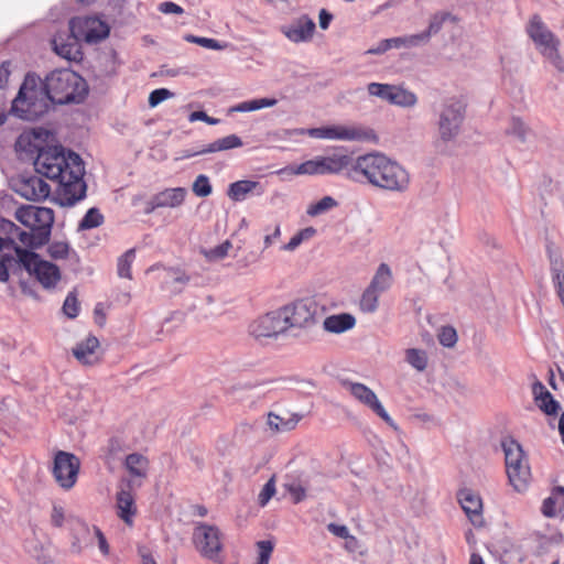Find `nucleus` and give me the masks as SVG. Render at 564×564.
<instances>
[{"instance_id":"1","label":"nucleus","mask_w":564,"mask_h":564,"mask_svg":"<svg viewBox=\"0 0 564 564\" xmlns=\"http://www.w3.org/2000/svg\"><path fill=\"white\" fill-rule=\"evenodd\" d=\"M88 88L85 79L68 69H55L43 82L28 74L12 101L11 111L23 120L34 121L45 115L52 104H78Z\"/></svg>"},{"instance_id":"2","label":"nucleus","mask_w":564,"mask_h":564,"mask_svg":"<svg viewBox=\"0 0 564 564\" xmlns=\"http://www.w3.org/2000/svg\"><path fill=\"white\" fill-rule=\"evenodd\" d=\"M349 178L356 182L366 181L375 187L394 193H404L410 186L409 172L380 152L356 158Z\"/></svg>"},{"instance_id":"3","label":"nucleus","mask_w":564,"mask_h":564,"mask_svg":"<svg viewBox=\"0 0 564 564\" xmlns=\"http://www.w3.org/2000/svg\"><path fill=\"white\" fill-rule=\"evenodd\" d=\"M23 270L31 276H35L45 289L54 288L61 280V271L57 265L41 259V257L33 251L15 247V259L10 274L20 275Z\"/></svg>"},{"instance_id":"4","label":"nucleus","mask_w":564,"mask_h":564,"mask_svg":"<svg viewBox=\"0 0 564 564\" xmlns=\"http://www.w3.org/2000/svg\"><path fill=\"white\" fill-rule=\"evenodd\" d=\"M15 219L24 225L32 242V249L44 246L50 240L54 224V212L47 207L34 205L21 206L15 210Z\"/></svg>"},{"instance_id":"5","label":"nucleus","mask_w":564,"mask_h":564,"mask_svg":"<svg viewBox=\"0 0 564 564\" xmlns=\"http://www.w3.org/2000/svg\"><path fill=\"white\" fill-rule=\"evenodd\" d=\"M466 105L457 96L446 97L436 110V128L438 141H454L460 133L465 120Z\"/></svg>"},{"instance_id":"6","label":"nucleus","mask_w":564,"mask_h":564,"mask_svg":"<svg viewBox=\"0 0 564 564\" xmlns=\"http://www.w3.org/2000/svg\"><path fill=\"white\" fill-rule=\"evenodd\" d=\"M525 31L540 54L558 70H564V62L558 51L561 42L539 14L530 18Z\"/></svg>"},{"instance_id":"7","label":"nucleus","mask_w":564,"mask_h":564,"mask_svg":"<svg viewBox=\"0 0 564 564\" xmlns=\"http://www.w3.org/2000/svg\"><path fill=\"white\" fill-rule=\"evenodd\" d=\"M501 446L509 482L518 492H522L528 488L531 478L528 458L521 445L511 437L505 438Z\"/></svg>"},{"instance_id":"8","label":"nucleus","mask_w":564,"mask_h":564,"mask_svg":"<svg viewBox=\"0 0 564 564\" xmlns=\"http://www.w3.org/2000/svg\"><path fill=\"white\" fill-rule=\"evenodd\" d=\"M192 539L197 552L206 558L215 560L223 550V534L216 525L197 523Z\"/></svg>"},{"instance_id":"9","label":"nucleus","mask_w":564,"mask_h":564,"mask_svg":"<svg viewBox=\"0 0 564 564\" xmlns=\"http://www.w3.org/2000/svg\"><path fill=\"white\" fill-rule=\"evenodd\" d=\"M307 134L315 139L339 140V141H364L373 135L372 130L362 126L334 124L319 128H311Z\"/></svg>"},{"instance_id":"10","label":"nucleus","mask_w":564,"mask_h":564,"mask_svg":"<svg viewBox=\"0 0 564 564\" xmlns=\"http://www.w3.org/2000/svg\"><path fill=\"white\" fill-rule=\"evenodd\" d=\"M80 460L72 453L58 451L54 456L53 476L56 482L68 490L76 484Z\"/></svg>"},{"instance_id":"11","label":"nucleus","mask_w":564,"mask_h":564,"mask_svg":"<svg viewBox=\"0 0 564 564\" xmlns=\"http://www.w3.org/2000/svg\"><path fill=\"white\" fill-rule=\"evenodd\" d=\"M69 31L87 43H97L109 35L106 22L95 17H76L69 21Z\"/></svg>"},{"instance_id":"12","label":"nucleus","mask_w":564,"mask_h":564,"mask_svg":"<svg viewBox=\"0 0 564 564\" xmlns=\"http://www.w3.org/2000/svg\"><path fill=\"white\" fill-rule=\"evenodd\" d=\"M65 153L61 148L41 150L34 161L35 171L47 178L58 181L65 169Z\"/></svg>"},{"instance_id":"13","label":"nucleus","mask_w":564,"mask_h":564,"mask_svg":"<svg viewBox=\"0 0 564 564\" xmlns=\"http://www.w3.org/2000/svg\"><path fill=\"white\" fill-rule=\"evenodd\" d=\"M286 330V324L284 323L280 308L260 316L249 326L250 334L259 340L263 338H275Z\"/></svg>"},{"instance_id":"14","label":"nucleus","mask_w":564,"mask_h":564,"mask_svg":"<svg viewBox=\"0 0 564 564\" xmlns=\"http://www.w3.org/2000/svg\"><path fill=\"white\" fill-rule=\"evenodd\" d=\"M12 189L28 200H40L48 197L50 185L36 174L21 175L12 181Z\"/></svg>"},{"instance_id":"15","label":"nucleus","mask_w":564,"mask_h":564,"mask_svg":"<svg viewBox=\"0 0 564 564\" xmlns=\"http://www.w3.org/2000/svg\"><path fill=\"white\" fill-rule=\"evenodd\" d=\"M344 387L362 404L371 409L379 417H381L388 425L397 429L394 421L384 410L376 393L359 382L344 381Z\"/></svg>"},{"instance_id":"16","label":"nucleus","mask_w":564,"mask_h":564,"mask_svg":"<svg viewBox=\"0 0 564 564\" xmlns=\"http://www.w3.org/2000/svg\"><path fill=\"white\" fill-rule=\"evenodd\" d=\"M286 329L310 327L315 322V308L311 303L297 301L280 308Z\"/></svg>"},{"instance_id":"17","label":"nucleus","mask_w":564,"mask_h":564,"mask_svg":"<svg viewBox=\"0 0 564 564\" xmlns=\"http://www.w3.org/2000/svg\"><path fill=\"white\" fill-rule=\"evenodd\" d=\"M459 505L475 527L484 525L482 500L471 489L464 488L457 494Z\"/></svg>"},{"instance_id":"18","label":"nucleus","mask_w":564,"mask_h":564,"mask_svg":"<svg viewBox=\"0 0 564 564\" xmlns=\"http://www.w3.org/2000/svg\"><path fill=\"white\" fill-rule=\"evenodd\" d=\"M321 175L346 172L347 177L355 166V158L347 153L336 152L332 155L318 156Z\"/></svg>"},{"instance_id":"19","label":"nucleus","mask_w":564,"mask_h":564,"mask_svg":"<svg viewBox=\"0 0 564 564\" xmlns=\"http://www.w3.org/2000/svg\"><path fill=\"white\" fill-rule=\"evenodd\" d=\"M315 22L308 15L303 14L295 19L290 25L283 26V34L294 43L307 42L315 31Z\"/></svg>"},{"instance_id":"20","label":"nucleus","mask_w":564,"mask_h":564,"mask_svg":"<svg viewBox=\"0 0 564 564\" xmlns=\"http://www.w3.org/2000/svg\"><path fill=\"white\" fill-rule=\"evenodd\" d=\"M141 481L126 480V488L121 487L117 494L118 516L127 523H132V517L135 513L134 497L131 490L141 486Z\"/></svg>"},{"instance_id":"21","label":"nucleus","mask_w":564,"mask_h":564,"mask_svg":"<svg viewBox=\"0 0 564 564\" xmlns=\"http://www.w3.org/2000/svg\"><path fill=\"white\" fill-rule=\"evenodd\" d=\"M63 185V194L61 196V204L73 206L86 195V184L83 177L70 178V176H63L58 180Z\"/></svg>"},{"instance_id":"22","label":"nucleus","mask_w":564,"mask_h":564,"mask_svg":"<svg viewBox=\"0 0 564 564\" xmlns=\"http://www.w3.org/2000/svg\"><path fill=\"white\" fill-rule=\"evenodd\" d=\"M80 532L85 536L83 539H80L78 536L74 538V541L72 543L73 552H76V553L82 552L83 547L87 546L91 542L93 538H96L97 541H98V547H99L100 552L104 555H108L109 554L108 542H107L104 533L100 531L99 528H97V527L89 528L86 524H82L80 525Z\"/></svg>"},{"instance_id":"23","label":"nucleus","mask_w":564,"mask_h":564,"mask_svg":"<svg viewBox=\"0 0 564 564\" xmlns=\"http://www.w3.org/2000/svg\"><path fill=\"white\" fill-rule=\"evenodd\" d=\"M0 231L6 235V238H3L6 248H12L15 251V247H19L17 242H20L22 246L32 249L31 237L28 236V231L22 230L13 221L4 218L0 219Z\"/></svg>"},{"instance_id":"24","label":"nucleus","mask_w":564,"mask_h":564,"mask_svg":"<svg viewBox=\"0 0 564 564\" xmlns=\"http://www.w3.org/2000/svg\"><path fill=\"white\" fill-rule=\"evenodd\" d=\"M82 39H77L72 32L69 31V34L64 37L63 35L58 34L54 36L52 44L53 50L55 53L68 61H76L78 59L80 55L79 50V41Z\"/></svg>"},{"instance_id":"25","label":"nucleus","mask_w":564,"mask_h":564,"mask_svg":"<svg viewBox=\"0 0 564 564\" xmlns=\"http://www.w3.org/2000/svg\"><path fill=\"white\" fill-rule=\"evenodd\" d=\"M264 192L265 187L260 182L241 180L229 185L227 195L235 202H241L245 200L249 194L261 196L264 194Z\"/></svg>"},{"instance_id":"26","label":"nucleus","mask_w":564,"mask_h":564,"mask_svg":"<svg viewBox=\"0 0 564 564\" xmlns=\"http://www.w3.org/2000/svg\"><path fill=\"white\" fill-rule=\"evenodd\" d=\"M99 340L95 336H88L73 348V355L83 365H95L98 361L97 349Z\"/></svg>"},{"instance_id":"27","label":"nucleus","mask_w":564,"mask_h":564,"mask_svg":"<svg viewBox=\"0 0 564 564\" xmlns=\"http://www.w3.org/2000/svg\"><path fill=\"white\" fill-rule=\"evenodd\" d=\"M356 325V317L350 313H339L327 316L323 322V328L327 333L343 334Z\"/></svg>"},{"instance_id":"28","label":"nucleus","mask_w":564,"mask_h":564,"mask_svg":"<svg viewBox=\"0 0 564 564\" xmlns=\"http://www.w3.org/2000/svg\"><path fill=\"white\" fill-rule=\"evenodd\" d=\"M282 178L292 177L295 175H321V166L318 156L305 161L299 165H288L275 172Z\"/></svg>"},{"instance_id":"29","label":"nucleus","mask_w":564,"mask_h":564,"mask_svg":"<svg viewBox=\"0 0 564 564\" xmlns=\"http://www.w3.org/2000/svg\"><path fill=\"white\" fill-rule=\"evenodd\" d=\"M186 194L187 192L184 187L166 188L154 195V202L161 208H175L184 203Z\"/></svg>"},{"instance_id":"30","label":"nucleus","mask_w":564,"mask_h":564,"mask_svg":"<svg viewBox=\"0 0 564 564\" xmlns=\"http://www.w3.org/2000/svg\"><path fill=\"white\" fill-rule=\"evenodd\" d=\"M562 511H564V487L557 486L543 500L541 512L544 517L554 518Z\"/></svg>"},{"instance_id":"31","label":"nucleus","mask_w":564,"mask_h":564,"mask_svg":"<svg viewBox=\"0 0 564 564\" xmlns=\"http://www.w3.org/2000/svg\"><path fill=\"white\" fill-rule=\"evenodd\" d=\"M124 467L131 475V480L142 479L147 477L149 462L148 458L139 453H132L126 457Z\"/></svg>"},{"instance_id":"32","label":"nucleus","mask_w":564,"mask_h":564,"mask_svg":"<svg viewBox=\"0 0 564 564\" xmlns=\"http://www.w3.org/2000/svg\"><path fill=\"white\" fill-rule=\"evenodd\" d=\"M391 285H392L391 269L387 263H381L378 267V269L368 286L382 294L383 292L388 291Z\"/></svg>"},{"instance_id":"33","label":"nucleus","mask_w":564,"mask_h":564,"mask_svg":"<svg viewBox=\"0 0 564 564\" xmlns=\"http://www.w3.org/2000/svg\"><path fill=\"white\" fill-rule=\"evenodd\" d=\"M242 140L236 134H229L217 139L210 144L198 150V153H214L242 147Z\"/></svg>"},{"instance_id":"34","label":"nucleus","mask_w":564,"mask_h":564,"mask_svg":"<svg viewBox=\"0 0 564 564\" xmlns=\"http://www.w3.org/2000/svg\"><path fill=\"white\" fill-rule=\"evenodd\" d=\"M301 417L299 414H292L289 419H285L275 413H269L268 425L275 432L291 431L297 425Z\"/></svg>"},{"instance_id":"35","label":"nucleus","mask_w":564,"mask_h":564,"mask_svg":"<svg viewBox=\"0 0 564 564\" xmlns=\"http://www.w3.org/2000/svg\"><path fill=\"white\" fill-rule=\"evenodd\" d=\"M389 102L400 107H413L417 102V97L414 93L393 85Z\"/></svg>"},{"instance_id":"36","label":"nucleus","mask_w":564,"mask_h":564,"mask_svg":"<svg viewBox=\"0 0 564 564\" xmlns=\"http://www.w3.org/2000/svg\"><path fill=\"white\" fill-rule=\"evenodd\" d=\"M66 165L63 171V176H70V178L83 177L85 174V169L83 161L78 154L75 152H68L65 155Z\"/></svg>"},{"instance_id":"37","label":"nucleus","mask_w":564,"mask_h":564,"mask_svg":"<svg viewBox=\"0 0 564 564\" xmlns=\"http://www.w3.org/2000/svg\"><path fill=\"white\" fill-rule=\"evenodd\" d=\"M316 235V229L314 227H306L296 232L288 243L281 247V250L293 252L296 250L304 241H308Z\"/></svg>"},{"instance_id":"38","label":"nucleus","mask_w":564,"mask_h":564,"mask_svg":"<svg viewBox=\"0 0 564 564\" xmlns=\"http://www.w3.org/2000/svg\"><path fill=\"white\" fill-rule=\"evenodd\" d=\"M427 34H411L405 36L391 37L392 48L415 47L426 44Z\"/></svg>"},{"instance_id":"39","label":"nucleus","mask_w":564,"mask_h":564,"mask_svg":"<svg viewBox=\"0 0 564 564\" xmlns=\"http://www.w3.org/2000/svg\"><path fill=\"white\" fill-rule=\"evenodd\" d=\"M405 360L417 371H424L427 367V355L422 349L409 348L405 350Z\"/></svg>"},{"instance_id":"40","label":"nucleus","mask_w":564,"mask_h":564,"mask_svg":"<svg viewBox=\"0 0 564 564\" xmlns=\"http://www.w3.org/2000/svg\"><path fill=\"white\" fill-rule=\"evenodd\" d=\"M135 259V250L129 249L118 259L117 271L120 278L131 279V265Z\"/></svg>"},{"instance_id":"41","label":"nucleus","mask_w":564,"mask_h":564,"mask_svg":"<svg viewBox=\"0 0 564 564\" xmlns=\"http://www.w3.org/2000/svg\"><path fill=\"white\" fill-rule=\"evenodd\" d=\"M381 293L375 291L371 288H367L360 299V308L366 313H373L378 308L379 296Z\"/></svg>"},{"instance_id":"42","label":"nucleus","mask_w":564,"mask_h":564,"mask_svg":"<svg viewBox=\"0 0 564 564\" xmlns=\"http://www.w3.org/2000/svg\"><path fill=\"white\" fill-rule=\"evenodd\" d=\"M337 206V202L332 196H324L318 202L311 204L306 210L307 215L311 217H316L322 215L332 208Z\"/></svg>"},{"instance_id":"43","label":"nucleus","mask_w":564,"mask_h":564,"mask_svg":"<svg viewBox=\"0 0 564 564\" xmlns=\"http://www.w3.org/2000/svg\"><path fill=\"white\" fill-rule=\"evenodd\" d=\"M6 249V240L0 237V252ZM15 257L12 254L3 253L0 256V282H7L10 276V270Z\"/></svg>"},{"instance_id":"44","label":"nucleus","mask_w":564,"mask_h":564,"mask_svg":"<svg viewBox=\"0 0 564 564\" xmlns=\"http://www.w3.org/2000/svg\"><path fill=\"white\" fill-rule=\"evenodd\" d=\"M104 223V216L97 208H90L78 225L79 230L93 229Z\"/></svg>"},{"instance_id":"45","label":"nucleus","mask_w":564,"mask_h":564,"mask_svg":"<svg viewBox=\"0 0 564 564\" xmlns=\"http://www.w3.org/2000/svg\"><path fill=\"white\" fill-rule=\"evenodd\" d=\"M192 191L198 197L209 196L213 192L209 177L205 174H199L193 183Z\"/></svg>"},{"instance_id":"46","label":"nucleus","mask_w":564,"mask_h":564,"mask_svg":"<svg viewBox=\"0 0 564 564\" xmlns=\"http://www.w3.org/2000/svg\"><path fill=\"white\" fill-rule=\"evenodd\" d=\"M230 248L231 242L229 240H226L225 242L214 248H210L208 250L204 249L202 252L208 261H218L224 259L228 254Z\"/></svg>"},{"instance_id":"47","label":"nucleus","mask_w":564,"mask_h":564,"mask_svg":"<svg viewBox=\"0 0 564 564\" xmlns=\"http://www.w3.org/2000/svg\"><path fill=\"white\" fill-rule=\"evenodd\" d=\"M368 93L371 96L378 97L382 100L390 101V96L393 90V85L390 84H380V83H370L367 86Z\"/></svg>"},{"instance_id":"48","label":"nucleus","mask_w":564,"mask_h":564,"mask_svg":"<svg viewBox=\"0 0 564 564\" xmlns=\"http://www.w3.org/2000/svg\"><path fill=\"white\" fill-rule=\"evenodd\" d=\"M546 254L550 261L551 271L564 268V261L560 249L551 241L546 243Z\"/></svg>"},{"instance_id":"49","label":"nucleus","mask_w":564,"mask_h":564,"mask_svg":"<svg viewBox=\"0 0 564 564\" xmlns=\"http://www.w3.org/2000/svg\"><path fill=\"white\" fill-rule=\"evenodd\" d=\"M508 132L518 138L521 142H525L529 128L520 118H512Z\"/></svg>"},{"instance_id":"50","label":"nucleus","mask_w":564,"mask_h":564,"mask_svg":"<svg viewBox=\"0 0 564 564\" xmlns=\"http://www.w3.org/2000/svg\"><path fill=\"white\" fill-rule=\"evenodd\" d=\"M47 252L53 259H65L69 252V246L65 241H54L48 246Z\"/></svg>"},{"instance_id":"51","label":"nucleus","mask_w":564,"mask_h":564,"mask_svg":"<svg viewBox=\"0 0 564 564\" xmlns=\"http://www.w3.org/2000/svg\"><path fill=\"white\" fill-rule=\"evenodd\" d=\"M538 408L546 415H555L560 410V403L551 394L549 398H542L535 402Z\"/></svg>"},{"instance_id":"52","label":"nucleus","mask_w":564,"mask_h":564,"mask_svg":"<svg viewBox=\"0 0 564 564\" xmlns=\"http://www.w3.org/2000/svg\"><path fill=\"white\" fill-rule=\"evenodd\" d=\"M186 40L188 42L196 43V44H198L205 48H209V50H218L219 51V50H224L226 47V44H223L219 41L209 39V37H199V36L189 35L186 37Z\"/></svg>"},{"instance_id":"53","label":"nucleus","mask_w":564,"mask_h":564,"mask_svg":"<svg viewBox=\"0 0 564 564\" xmlns=\"http://www.w3.org/2000/svg\"><path fill=\"white\" fill-rule=\"evenodd\" d=\"M551 273L556 294L564 306V268L555 269Z\"/></svg>"},{"instance_id":"54","label":"nucleus","mask_w":564,"mask_h":564,"mask_svg":"<svg viewBox=\"0 0 564 564\" xmlns=\"http://www.w3.org/2000/svg\"><path fill=\"white\" fill-rule=\"evenodd\" d=\"M63 312L69 318H75L79 313L77 297L74 293H68L63 304Z\"/></svg>"},{"instance_id":"55","label":"nucleus","mask_w":564,"mask_h":564,"mask_svg":"<svg viewBox=\"0 0 564 564\" xmlns=\"http://www.w3.org/2000/svg\"><path fill=\"white\" fill-rule=\"evenodd\" d=\"M438 340L444 347H453L457 341L456 330L451 326L443 327L438 334Z\"/></svg>"},{"instance_id":"56","label":"nucleus","mask_w":564,"mask_h":564,"mask_svg":"<svg viewBox=\"0 0 564 564\" xmlns=\"http://www.w3.org/2000/svg\"><path fill=\"white\" fill-rule=\"evenodd\" d=\"M447 18V14H435L429 24V29L421 34H427L426 36V43L430 41L431 36L433 34H436L441 31L443 23L445 19Z\"/></svg>"},{"instance_id":"57","label":"nucleus","mask_w":564,"mask_h":564,"mask_svg":"<svg viewBox=\"0 0 564 564\" xmlns=\"http://www.w3.org/2000/svg\"><path fill=\"white\" fill-rule=\"evenodd\" d=\"M288 492L291 495L294 503H299L306 497V490L305 488L295 481L288 482L284 485Z\"/></svg>"},{"instance_id":"58","label":"nucleus","mask_w":564,"mask_h":564,"mask_svg":"<svg viewBox=\"0 0 564 564\" xmlns=\"http://www.w3.org/2000/svg\"><path fill=\"white\" fill-rule=\"evenodd\" d=\"M275 494V480L274 477H271L265 485L263 486L261 492L259 494L258 500L260 506H265L269 500L274 496Z\"/></svg>"},{"instance_id":"59","label":"nucleus","mask_w":564,"mask_h":564,"mask_svg":"<svg viewBox=\"0 0 564 564\" xmlns=\"http://www.w3.org/2000/svg\"><path fill=\"white\" fill-rule=\"evenodd\" d=\"M173 97V93L166 88H159L153 90L149 96V105L154 108L162 101Z\"/></svg>"},{"instance_id":"60","label":"nucleus","mask_w":564,"mask_h":564,"mask_svg":"<svg viewBox=\"0 0 564 564\" xmlns=\"http://www.w3.org/2000/svg\"><path fill=\"white\" fill-rule=\"evenodd\" d=\"M259 563L258 564H268L270 555L273 551V544L270 541H259Z\"/></svg>"},{"instance_id":"61","label":"nucleus","mask_w":564,"mask_h":564,"mask_svg":"<svg viewBox=\"0 0 564 564\" xmlns=\"http://www.w3.org/2000/svg\"><path fill=\"white\" fill-rule=\"evenodd\" d=\"M327 530L333 533L334 535L340 538V539H351L355 540L354 536L350 535L349 529L346 525L343 524H336V523H328Z\"/></svg>"},{"instance_id":"62","label":"nucleus","mask_w":564,"mask_h":564,"mask_svg":"<svg viewBox=\"0 0 564 564\" xmlns=\"http://www.w3.org/2000/svg\"><path fill=\"white\" fill-rule=\"evenodd\" d=\"M65 521V512L63 507L54 505L51 513V522L54 527L61 528Z\"/></svg>"},{"instance_id":"63","label":"nucleus","mask_w":564,"mask_h":564,"mask_svg":"<svg viewBox=\"0 0 564 564\" xmlns=\"http://www.w3.org/2000/svg\"><path fill=\"white\" fill-rule=\"evenodd\" d=\"M158 9L164 14H182L184 12L181 6L171 1L160 3Z\"/></svg>"},{"instance_id":"64","label":"nucleus","mask_w":564,"mask_h":564,"mask_svg":"<svg viewBox=\"0 0 564 564\" xmlns=\"http://www.w3.org/2000/svg\"><path fill=\"white\" fill-rule=\"evenodd\" d=\"M392 48V45H391V41L390 39H384V40H381L378 45L373 46V47H370L369 50H367L365 52V54H369V55H380V54H383L386 53L387 51L391 50Z\"/></svg>"}]
</instances>
